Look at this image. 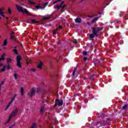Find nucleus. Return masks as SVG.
I'll return each mask as SVG.
<instances>
[{
    "label": "nucleus",
    "instance_id": "obj_1",
    "mask_svg": "<svg viewBox=\"0 0 128 128\" xmlns=\"http://www.w3.org/2000/svg\"><path fill=\"white\" fill-rule=\"evenodd\" d=\"M100 121L97 122V124H100L99 126H104L106 124H112V120L107 118L106 120H104V115L102 114L100 117L99 118Z\"/></svg>",
    "mask_w": 128,
    "mask_h": 128
},
{
    "label": "nucleus",
    "instance_id": "obj_2",
    "mask_svg": "<svg viewBox=\"0 0 128 128\" xmlns=\"http://www.w3.org/2000/svg\"><path fill=\"white\" fill-rule=\"evenodd\" d=\"M103 28L102 27H98L96 30V29L94 27H93L92 28V34L90 35V40H92V38L95 36L98 38V34L97 32H100V30H102Z\"/></svg>",
    "mask_w": 128,
    "mask_h": 128
},
{
    "label": "nucleus",
    "instance_id": "obj_3",
    "mask_svg": "<svg viewBox=\"0 0 128 128\" xmlns=\"http://www.w3.org/2000/svg\"><path fill=\"white\" fill-rule=\"evenodd\" d=\"M6 70H10V64H8L7 66H4L2 63H0V72H4Z\"/></svg>",
    "mask_w": 128,
    "mask_h": 128
},
{
    "label": "nucleus",
    "instance_id": "obj_4",
    "mask_svg": "<svg viewBox=\"0 0 128 128\" xmlns=\"http://www.w3.org/2000/svg\"><path fill=\"white\" fill-rule=\"evenodd\" d=\"M16 60L17 62V66L20 68H22V62H20V60H22V56L20 55L17 56L16 57Z\"/></svg>",
    "mask_w": 128,
    "mask_h": 128
},
{
    "label": "nucleus",
    "instance_id": "obj_5",
    "mask_svg": "<svg viewBox=\"0 0 128 128\" xmlns=\"http://www.w3.org/2000/svg\"><path fill=\"white\" fill-rule=\"evenodd\" d=\"M16 6L19 12H25L26 14H28V16H30V14L28 13V12L26 9H24V10H22V8L18 7V5H16Z\"/></svg>",
    "mask_w": 128,
    "mask_h": 128
},
{
    "label": "nucleus",
    "instance_id": "obj_6",
    "mask_svg": "<svg viewBox=\"0 0 128 128\" xmlns=\"http://www.w3.org/2000/svg\"><path fill=\"white\" fill-rule=\"evenodd\" d=\"M16 6L19 12H25L26 14H28V16H30V14L28 13V12L26 9H24V10H22V8L18 7V5H16Z\"/></svg>",
    "mask_w": 128,
    "mask_h": 128
},
{
    "label": "nucleus",
    "instance_id": "obj_7",
    "mask_svg": "<svg viewBox=\"0 0 128 128\" xmlns=\"http://www.w3.org/2000/svg\"><path fill=\"white\" fill-rule=\"evenodd\" d=\"M16 6L19 12H25L26 14H28V16H30V14L28 13V12L26 9H24V10H22V8L18 7V5H16Z\"/></svg>",
    "mask_w": 128,
    "mask_h": 128
},
{
    "label": "nucleus",
    "instance_id": "obj_8",
    "mask_svg": "<svg viewBox=\"0 0 128 128\" xmlns=\"http://www.w3.org/2000/svg\"><path fill=\"white\" fill-rule=\"evenodd\" d=\"M64 104V100H60L59 99H56V104L54 106H62Z\"/></svg>",
    "mask_w": 128,
    "mask_h": 128
},
{
    "label": "nucleus",
    "instance_id": "obj_9",
    "mask_svg": "<svg viewBox=\"0 0 128 128\" xmlns=\"http://www.w3.org/2000/svg\"><path fill=\"white\" fill-rule=\"evenodd\" d=\"M18 108H16V109H14L12 111V114H10L12 115V117L15 116L16 114H18Z\"/></svg>",
    "mask_w": 128,
    "mask_h": 128
},
{
    "label": "nucleus",
    "instance_id": "obj_10",
    "mask_svg": "<svg viewBox=\"0 0 128 128\" xmlns=\"http://www.w3.org/2000/svg\"><path fill=\"white\" fill-rule=\"evenodd\" d=\"M34 96H36V90L34 89H32L31 92L29 94L30 98H32Z\"/></svg>",
    "mask_w": 128,
    "mask_h": 128
},
{
    "label": "nucleus",
    "instance_id": "obj_11",
    "mask_svg": "<svg viewBox=\"0 0 128 128\" xmlns=\"http://www.w3.org/2000/svg\"><path fill=\"white\" fill-rule=\"evenodd\" d=\"M42 66H44V63L40 61L38 64L37 66V68H39V70H42Z\"/></svg>",
    "mask_w": 128,
    "mask_h": 128
},
{
    "label": "nucleus",
    "instance_id": "obj_12",
    "mask_svg": "<svg viewBox=\"0 0 128 128\" xmlns=\"http://www.w3.org/2000/svg\"><path fill=\"white\" fill-rule=\"evenodd\" d=\"M75 22L76 24H80V22H82V18H77L75 20Z\"/></svg>",
    "mask_w": 128,
    "mask_h": 128
},
{
    "label": "nucleus",
    "instance_id": "obj_13",
    "mask_svg": "<svg viewBox=\"0 0 128 128\" xmlns=\"http://www.w3.org/2000/svg\"><path fill=\"white\" fill-rule=\"evenodd\" d=\"M44 106H40V113L44 114Z\"/></svg>",
    "mask_w": 128,
    "mask_h": 128
},
{
    "label": "nucleus",
    "instance_id": "obj_14",
    "mask_svg": "<svg viewBox=\"0 0 128 128\" xmlns=\"http://www.w3.org/2000/svg\"><path fill=\"white\" fill-rule=\"evenodd\" d=\"M4 56H6V54L4 53L2 54L0 58V62H2V60H6V58H4Z\"/></svg>",
    "mask_w": 128,
    "mask_h": 128
},
{
    "label": "nucleus",
    "instance_id": "obj_15",
    "mask_svg": "<svg viewBox=\"0 0 128 128\" xmlns=\"http://www.w3.org/2000/svg\"><path fill=\"white\" fill-rule=\"evenodd\" d=\"M50 19V16H46L44 18H42L41 20V22H44V20H48Z\"/></svg>",
    "mask_w": 128,
    "mask_h": 128
},
{
    "label": "nucleus",
    "instance_id": "obj_16",
    "mask_svg": "<svg viewBox=\"0 0 128 128\" xmlns=\"http://www.w3.org/2000/svg\"><path fill=\"white\" fill-rule=\"evenodd\" d=\"M12 118V115L10 114L9 117H8V120L6 122L5 124H7L8 123V122H10V118Z\"/></svg>",
    "mask_w": 128,
    "mask_h": 128
},
{
    "label": "nucleus",
    "instance_id": "obj_17",
    "mask_svg": "<svg viewBox=\"0 0 128 128\" xmlns=\"http://www.w3.org/2000/svg\"><path fill=\"white\" fill-rule=\"evenodd\" d=\"M10 38L11 40H13L14 42H16L17 40L16 38L14 37V36H12V35L10 36Z\"/></svg>",
    "mask_w": 128,
    "mask_h": 128
},
{
    "label": "nucleus",
    "instance_id": "obj_18",
    "mask_svg": "<svg viewBox=\"0 0 128 128\" xmlns=\"http://www.w3.org/2000/svg\"><path fill=\"white\" fill-rule=\"evenodd\" d=\"M98 20V17H96L94 18L92 22V24L96 22V20Z\"/></svg>",
    "mask_w": 128,
    "mask_h": 128
},
{
    "label": "nucleus",
    "instance_id": "obj_19",
    "mask_svg": "<svg viewBox=\"0 0 128 128\" xmlns=\"http://www.w3.org/2000/svg\"><path fill=\"white\" fill-rule=\"evenodd\" d=\"M96 76V74H92L90 75L89 77L90 80H94V77Z\"/></svg>",
    "mask_w": 128,
    "mask_h": 128
},
{
    "label": "nucleus",
    "instance_id": "obj_20",
    "mask_svg": "<svg viewBox=\"0 0 128 128\" xmlns=\"http://www.w3.org/2000/svg\"><path fill=\"white\" fill-rule=\"evenodd\" d=\"M7 64H10V62H12V58H6Z\"/></svg>",
    "mask_w": 128,
    "mask_h": 128
},
{
    "label": "nucleus",
    "instance_id": "obj_21",
    "mask_svg": "<svg viewBox=\"0 0 128 128\" xmlns=\"http://www.w3.org/2000/svg\"><path fill=\"white\" fill-rule=\"evenodd\" d=\"M13 52H14V54L16 56L18 54V50L16 49H13Z\"/></svg>",
    "mask_w": 128,
    "mask_h": 128
},
{
    "label": "nucleus",
    "instance_id": "obj_22",
    "mask_svg": "<svg viewBox=\"0 0 128 128\" xmlns=\"http://www.w3.org/2000/svg\"><path fill=\"white\" fill-rule=\"evenodd\" d=\"M6 44H8V40L6 39V40H4V42L3 43V46H6Z\"/></svg>",
    "mask_w": 128,
    "mask_h": 128
},
{
    "label": "nucleus",
    "instance_id": "obj_23",
    "mask_svg": "<svg viewBox=\"0 0 128 128\" xmlns=\"http://www.w3.org/2000/svg\"><path fill=\"white\" fill-rule=\"evenodd\" d=\"M126 108H128V104H126L124 105L122 107V110H126Z\"/></svg>",
    "mask_w": 128,
    "mask_h": 128
},
{
    "label": "nucleus",
    "instance_id": "obj_24",
    "mask_svg": "<svg viewBox=\"0 0 128 128\" xmlns=\"http://www.w3.org/2000/svg\"><path fill=\"white\" fill-rule=\"evenodd\" d=\"M58 28H56V30H54V31H53V34L54 36L56 34V32H58Z\"/></svg>",
    "mask_w": 128,
    "mask_h": 128
},
{
    "label": "nucleus",
    "instance_id": "obj_25",
    "mask_svg": "<svg viewBox=\"0 0 128 128\" xmlns=\"http://www.w3.org/2000/svg\"><path fill=\"white\" fill-rule=\"evenodd\" d=\"M31 22H32V24H36V23L38 22V21H36V20H32Z\"/></svg>",
    "mask_w": 128,
    "mask_h": 128
},
{
    "label": "nucleus",
    "instance_id": "obj_26",
    "mask_svg": "<svg viewBox=\"0 0 128 128\" xmlns=\"http://www.w3.org/2000/svg\"><path fill=\"white\" fill-rule=\"evenodd\" d=\"M20 92L22 94V96H24V88H21L20 90Z\"/></svg>",
    "mask_w": 128,
    "mask_h": 128
},
{
    "label": "nucleus",
    "instance_id": "obj_27",
    "mask_svg": "<svg viewBox=\"0 0 128 128\" xmlns=\"http://www.w3.org/2000/svg\"><path fill=\"white\" fill-rule=\"evenodd\" d=\"M4 14H6V12H0V16H2L3 18H6V16Z\"/></svg>",
    "mask_w": 128,
    "mask_h": 128
},
{
    "label": "nucleus",
    "instance_id": "obj_28",
    "mask_svg": "<svg viewBox=\"0 0 128 128\" xmlns=\"http://www.w3.org/2000/svg\"><path fill=\"white\" fill-rule=\"evenodd\" d=\"M76 67H75L74 68V71H73V72H72V75L73 76H74L75 74H76Z\"/></svg>",
    "mask_w": 128,
    "mask_h": 128
},
{
    "label": "nucleus",
    "instance_id": "obj_29",
    "mask_svg": "<svg viewBox=\"0 0 128 128\" xmlns=\"http://www.w3.org/2000/svg\"><path fill=\"white\" fill-rule=\"evenodd\" d=\"M14 78L15 80H18V74H16V73H14Z\"/></svg>",
    "mask_w": 128,
    "mask_h": 128
},
{
    "label": "nucleus",
    "instance_id": "obj_30",
    "mask_svg": "<svg viewBox=\"0 0 128 128\" xmlns=\"http://www.w3.org/2000/svg\"><path fill=\"white\" fill-rule=\"evenodd\" d=\"M16 94H14L13 97H12V100L14 99V100L15 98H16Z\"/></svg>",
    "mask_w": 128,
    "mask_h": 128
},
{
    "label": "nucleus",
    "instance_id": "obj_31",
    "mask_svg": "<svg viewBox=\"0 0 128 128\" xmlns=\"http://www.w3.org/2000/svg\"><path fill=\"white\" fill-rule=\"evenodd\" d=\"M83 56H87L88 55V52L84 51L82 53Z\"/></svg>",
    "mask_w": 128,
    "mask_h": 128
},
{
    "label": "nucleus",
    "instance_id": "obj_32",
    "mask_svg": "<svg viewBox=\"0 0 128 128\" xmlns=\"http://www.w3.org/2000/svg\"><path fill=\"white\" fill-rule=\"evenodd\" d=\"M29 4H32V6L36 4L34 2H32V1H29Z\"/></svg>",
    "mask_w": 128,
    "mask_h": 128
},
{
    "label": "nucleus",
    "instance_id": "obj_33",
    "mask_svg": "<svg viewBox=\"0 0 128 128\" xmlns=\"http://www.w3.org/2000/svg\"><path fill=\"white\" fill-rule=\"evenodd\" d=\"M8 12L10 14H12V10L10 8H8Z\"/></svg>",
    "mask_w": 128,
    "mask_h": 128
},
{
    "label": "nucleus",
    "instance_id": "obj_34",
    "mask_svg": "<svg viewBox=\"0 0 128 128\" xmlns=\"http://www.w3.org/2000/svg\"><path fill=\"white\" fill-rule=\"evenodd\" d=\"M14 98L12 99L11 101L10 102H9L8 104H10H10H12V102H14Z\"/></svg>",
    "mask_w": 128,
    "mask_h": 128
},
{
    "label": "nucleus",
    "instance_id": "obj_35",
    "mask_svg": "<svg viewBox=\"0 0 128 128\" xmlns=\"http://www.w3.org/2000/svg\"><path fill=\"white\" fill-rule=\"evenodd\" d=\"M14 98L12 99L11 101L10 102H9L8 104H10H10H12V102H14Z\"/></svg>",
    "mask_w": 128,
    "mask_h": 128
},
{
    "label": "nucleus",
    "instance_id": "obj_36",
    "mask_svg": "<svg viewBox=\"0 0 128 128\" xmlns=\"http://www.w3.org/2000/svg\"><path fill=\"white\" fill-rule=\"evenodd\" d=\"M10 104H8L7 105V106H6L5 110H8V108H10Z\"/></svg>",
    "mask_w": 128,
    "mask_h": 128
},
{
    "label": "nucleus",
    "instance_id": "obj_37",
    "mask_svg": "<svg viewBox=\"0 0 128 128\" xmlns=\"http://www.w3.org/2000/svg\"><path fill=\"white\" fill-rule=\"evenodd\" d=\"M36 123H34L32 125V128H36Z\"/></svg>",
    "mask_w": 128,
    "mask_h": 128
},
{
    "label": "nucleus",
    "instance_id": "obj_38",
    "mask_svg": "<svg viewBox=\"0 0 128 128\" xmlns=\"http://www.w3.org/2000/svg\"><path fill=\"white\" fill-rule=\"evenodd\" d=\"M35 8H42V7H40V6H36Z\"/></svg>",
    "mask_w": 128,
    "mask_h": 128
},
{
    "label": "nucleus",
    "instance_id": "obj_39",
    "mask_svg": "<svg viewBox=\"0 0 128 128\" xmlns=\"http://www.w3.org/2000/svg\"><path fill=\"white\" fill-rule=\"evenodd\" d=\"M57 28H58V30H60L62 28V26H60L59 27Z\"/></svg>",
    "mask_w": 128,
    "mask_h": 128
},
{
    "label": "nucleus",
    "instance_id": "obj_40",
    "mask_svg": "<svg viewBox=\"0 0 128 128\" xmlns=\"http://www.w3.org/2000/svg\"><path fill=\"white\" fill-rule=\"evenodd\" d=\"M86 60H88V58L87 57H84V62H86Z\"/></svg>",
    "mask_w": 128,
    "mask_h": 128
},
{
    "label": "nucleus",
    "instance_id": "obj_41",
    "mask_svg": "<svg viewBox=\"0 0 128 128\" xmlns=\"http://www.w3.org/2000/svg\"><path fill=\"white\" fill-rule=\"evenodd\" d=\"M56 8H57L58 10H60V8L61 7H60V5H57Z\"/></svg>",
    "mask_w": 128,
    "mask_h": 128
},
{
    "label": "nucleus",
    "instance_id": "obj_42",
    "mask_svg": "<svg viewBox=\"0 0 128 128\" xmlns=\"http://www.w3.org/2000/svg\"><path fill=\"white\" fill-rule=\"evenodd\" d=\"M64 8H66V5H64V6H62V10H64Z\"/></svg>",
    "mask_w": 128,
    "mask_h": 128
},
{
    "label": "nucleus",
    "instance_id": "obj_43",
    "mask_svg": "<svg viewBox=\"0 0 128 128\" xmlns=\"http://www.w3.org/2000/svg\"><path fill=\"white\" fill-rule=\"evenodd\" d=\"M4 10V8H0V12H2Z\"/></svg>",
    "mask_w": 128,
    "mask_h": 128
},
{
    "label": "nucleus",
    "instance_id": "obj_44",
    "mask_svg": "<svg viewBox=\"0 0 128 128\" xmlns=\"http://www.w3.org/2000/svg\"><path fill=\"white\" fill-rule=\"evenodd\" d=\"M62 4H64V2H61V4H60V5H59L60 8H62Z\"/></svg>",
    "mask_w": 128,
    "mask_h": 128
},
{
    "label": "nucleus",
    "instance_id": "obj_45",
    "mask_svg": "<svg viewBox=\"0 0 128 128\" xmlns=\"http://www.w3.org/2000/svg\"><path fill=\"white\" fill-rule=\"evenodd\" d=\"M4 84V82H1V84H0V86H2V84Z\"/></svg>",
    "mask_w": 128,
    "mask_h": 128
},
{
    "label": "nucleus",
    "instance_id": "obj_46",
    "mask_svg": "<svg viewBox=\"0 0 128 128\" xmlns=\"http://www.w3.org/2000/svg\"><path fill=\"white\" fill-rule=\"evenodd\" d=\"M48 2H46L45 3V4H44V6H48Z\"/></svg>",
    "mask_w": 128,
    "mask_h": 128
},
{
    "label": "nucleus",
    "instance_id": "obj_47",
    "mask_svg": "<svg viewBox=\"0 0 128 128\" xmlns=\"http://www.w3.org/2000/svg\"><path fill=\"white\" fill-rule=\"evenodd\" d=\"M14 34V32L13 31H12V32H11V34L12 35V36H13V34Z\"/></svg>",
    "mask_w": 128,
    "mask_h": 128
},
{
    "label": "nucleus",
    "instance_id": "obj_48",
    "mask_svg": "<svg viewBox=\"0 0 128 128\" xmlns=\"http://www.w3.org/2000/svg\"><path fill=\"white\" fill-rule=\"evenodd\" d=\"M44 95L42 94V100H44Z\"/></svg>",
    "mask_w": 128,
    "mask_h": 128
},
{
    "label": "nucleus",
    "instance_id": "obj_49",
    "mask_svg": "<svg viewBox=\"0 0 128 128\" xmlns=\"http://www.w3.org/2000/svg\"><path fill=\"white\" fill-rule=\"evenodd\" d=\"M87 24H88V26H90V22H87Z\"/></svg>",
    "mask_w": 128,
    "mask_h": 128
},
{
    "label": "nucleus",
    "instance_id": "obj_50",
    "mask_svg": "<svg viewBox=\"0 0 128 128\" xmlns=\"http://www.w3.org/2000/svg\"><path fill=\"white\" fill-rule=\"evenodd\" d=\"M30 70H33V72H34L36 70V69L34 68H32Z\"/></svg>",
    "mask_w": 128,
    "mask_h": 128
},
{
    "label": "nucleus",
    "instance_id": "obj_51",
    "mask_svg": "<svg viewBox=\"0 0 128 128\" xmlns=\"http://www.w3.org/2000/svg\"><path fill=\"white\" fill-rule=\"evenodd\" d=\"M57 2H60V0H58V1L54 2V4H56Z\"/></svg>",
    "mask_w": 128,
    "mask_h": 128
},
{
    "label": "nucleus",
    "instance_id": "obj_52",
    "mask_svg": "<svg viewBox=\"0 0 128 128\" xmlns=\"http://www.w3.org/2000/svg\"><path fill=\"white\" fill-rule=\"evenodd\" d=\"M16 48H18V46H14V50H16Z\"/></svg>",
    "mask_w": 128,
    "mask_h": 128
},
{
    "label": "nucleus",
    "instance_id": "obj_53",
    "mask_svg": "<svg viewBox=\"0 0 128 128\" xmlns=\"http://www.w3.org/2000/svg\"><path fill=\"white\" fill-rule=\"evenodd\" d=\"M78 44V41H76V42H75V44Z\"/></svg>",
    "mask_w": 128,
    "mask_h": 128
},
{
    "label": "nucleus",
    "instance_id": "obj_54",
    "mask_svg": "<svg viewBox=\"0 0 128 128\" xmlns=\"http://www.w3.org/2000/svg\"><path fill=\"white\" fill-rule=\"evenodd\" d=\"M96 52V50L95 49L94 50V52Z\"/></svg>",
    "mask_w": 128,
    "mask_h": 128
},
{
    "label": "nucleus",
    "instance_id": "obj_55",
    "mask_svg": "<svg viewBox=\"0 0 128 128\" xmlns=\"http://www.w3.org/2000/svg\"><path fill=\"white\" fill-rule=\"evenodd\" d=\"M100 60H102V62H104V60H102V58H100Z\"/></svg>",
    "mask_w": 128,
    "mask_h": 128
},
{
    "label": "nucleus",
    "instance_id": "obj_56",
    "mask_svg": "<svg viewBox=\"0 0 128 128\" xmlns=\"http://www.w3.org/2000/svg\"><path fill=\"white\" fill-rule=\"evenodd\" d=\"M6 18L7 20H8V17H6Z\"/></svg>",
    "mask_w": 128,
    "mask_h": 128
},
{
    "label": "nucleus",
    "instance_id": "obj_57",
    "mask_svg": "<svg viewBox=\"0 0 128 128\" xmlns=\"http://www.w3.org/2000/svg\"><path fill=\"white\" fill-rule=\"evenodd\" d=\"M0 90H2V86H0Z\"/></svg>",
    "mask_w": 128,
    "mask_h": 128
},
{
    "label": "nucleus",
    "instance_id": "obj_58",
    "mask_svg": "<svg viewBox=\"0 0 128 128\" xmlns=\"http://www.w3.org/2000/svg\"><path fill=\"white\" fill-rule=\"evenodd\" d=\"M6 27L8 28V24H6Z\"/></svg>",
    "mask_w": 128,
    "mask_h": 128
},
{
    "label": "nucleus",
    "instance_id": "obj_59",
    "mask_svg": "<svg viewBox=\"0 0 128 128\" xmlns=\"http://www.w3.org/2000/svg\"><path fill=\"white\" fill-rule=\"evenodd\" d=\"M20 4V6H24V4Z\"/></svg>",
    "mask_w": 128,
    "mask_h": 128
},
{
    "label": "nucleus",
    "instance_id": "obj_60",
    "mask_svg": "<svg viewBox=\"0 0 128 128\" xmlns=\"http://www.w3.org/2000/svg\"><path fill=\"white\" fill-rule=\"evenodd\" d=\"M0 20H2V17H0Z\"/></svg>",
    "mask_w": 128,
    "mask_h": 128
},
{
    "label": "nucleus",
    "instance_id": "obj_61",
    "mask_svg": "<svg viewBox=\"0 0 128 128\" xmlns=\"http://www.w3.org/2000/svg\"><path fill=\"white\" fill-rule=\"evenodd\" d=\"M90 18H92V16H89Z\"/></svg>",
    "mask_w": 128,
    "mask_h": 128
},
{
    "label": "nucleus",
    "instance_id": "obj_62",
    "mask_svg": "<svg viewBox=\"0 0 128 128\" xmlns=\"http://www.w3.org/2000/svg\"><path fill=\"white\" fill-rule=\"evenodd\" d=\"M31 128H34V127H32V126Z\"/></svg>",
    "mask_w": 128,
    "mask_h": 128
},
{
    "label": "nucleus",
    "instance_id": "obj_63",
    "mask_svg": "<svg viewBox=\"0 0 128 128\" xmlns=\"http://www.w3.org/2000/svg\"><path fill=\"white\" fill-rule=\"evenodd\" d=\"M91 48H92V45L91 46Z\"/></svg>",
    "mask_w": 128,
    "mask_h": 128
},
{
    "label": "nucleus",
    "instance_id": "obj_64",
    "mask_svg": "<svg viewBox=\"0 0 128 128\" xmlns=\"http://www.w3.org/2000/svg\"><path fill=\"white\" fill-rule=\"evenodd\" d=\"M42 102V104H44V102L43 101Z\"/></svg>",
    "mask_w": 128,
    "mask_h": 128
}]
</instances>
